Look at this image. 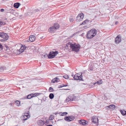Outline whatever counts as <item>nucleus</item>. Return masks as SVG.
I'll return each mask as SVG.
<instances>
[{
	"instance_id": "obj_1",
	"label": "nucleus",
	"mask_w": 126,
	"mask_h": 126,
	"mask_svg": "<svg viewBox=\"0 0 126 126\" xmlns=\"http://www.w3.org/2000/svg\"><path fill=\"white\" fill-rule=\"evenodd\" d=\"M70 47L72 49V50L75 52H77L79 50L80 47V45L76 43L73 44L70 42H69L66 45V48Z\"/></svg>"
},
{
	"instance_id": "obj_2",
	"label": "nucleus",
	"mask_w": 126,
	"mask_h": 126,
	"mask_svg": "<svg viewBox=\"0 0 126 126\" xmlns=\"http://www.w3.org/2000/svg\"><path fill=\"white\" fill-rule=\"evenodd\" d=\"M96 33L97 31L95 29H92L87 32V38L89 39L92 38L96 35Z\"/></svg>"
},
{
	"instance_id": "obj_3",
	"label": "nucleus",
	"mask_w": 126,
	"mask_h": 126,
	"mask_svg": "<svg viewBox=\"0 0 126 126\" xmlns=\"http://www.w3.org/2000/svg\"><path fill=\"white\" fill-rule=\"evenodd\" d=\"M59 27V25L58 24H55L53 26H52L49 29V31L50 32L52 33L56 31L57 29Z\"/></svg>"
},
{
	"instance_id": "obj_4",
	"label": "nucleus",
	"mask_w": 126,
	"mask_h": 126,
	"mask_svg": "<svg viewBox=\"0 0 126 126\" xmlns=\"http://www.w3.org/2000/svg\"><path fill=\"white\" fill-rule=\"evenodd\" d=\"M58 52L57 51L55 52H50L49 54L48 55V57L49 58L52 59L54 58L56 55L58 54Z\"/></svg>"
},
{
	"instance_id": "obj_5",
	"label": "nucleus",
	"mask_w": 126,
	"mask_h": 126,
	"mask_svg": "<svg viewBox=\"0 0 126 126\" xmlns=\"http://www.w3.org/2000/svg\"><path fill=\"white\" fill-rule=\"evenodd\" d=\"M74 78L75 80H83L82 74L81 75L78 73L75 74L74 77Z\"/></svg>"
},
{
	"instance_id": "obj_6",
	"label": "nucleus",
	"mask_w": 126,
	"mask_h": 126,
	"mask_svg": "<svg viewBox=\"0 0 126 126\" xmlns=\"http://www.w3.org/2000/svg\"><path fill=\"white\" fill-rule=\"evenodd\" d=\"M65 120L69 122L72 121L75 119V117L73 116H69L65 117Z\"/></svg>"
},
{
	"instance_id": "obj_7",
	"label": "nucleus",
	"mask_w": 126,
	"mask_h": 126,
	"mask_svg": "<svg viewBox=\"0 0 126 126\" xmlns=\"http://www.w3.org/2000/svg\"><path fill=\"white\" fill-rule=\"evenodd\" d=\"M84 17V16L83 13L80 14H79L76 18V19L78 20L79 21H80L82 20Z\"/></svg>"
},
{
	"instance_id": "obj_8",
	"label": "nucleus",
	"mask_w": 126,
	"mask_h": 126,
	"mask_svg": "<svg viewBox=\"0 0 126 126\" xmlns=\"http://www.w3.org/2000/svg\"><path fill=\"white\" fill-rule=\"evenodd\" d=\"M30 117V116L29 115L28 113H25L22 117V120L24 121L26 120L29 118Z\"/></svg>"
},
{
	"instance_id": "obj_9",
	"label": "nucleus",
	"mask_w": 126,
	"mask_h": 126,
	"mask_svg": "<svg viewBox=\"0 0 126 126\" xmlns=\"http://www.w3.org/2000/svg\"><path fill=\"white\" fill-rule=\"evenodd\" d=\"M92 121L94 123H98V120L97 117L96 116H93L92 119Z\"/></svg>"
},
{
	"instance_id": "obj_10",
	"label": "nucleus",
	"mask_w": 126,
	"mask_h": 126,
	"mask_svg": "<svg viewBox=\"0 0 126 126\" xmlns=\"http://www.w3.org/2000/svg\"><path fill=\"white\" fill-rule=\"evenodd\" d=\"M79 123L83 125H86L87 124L88 122L84 120H80L79 121Z\"/></svg>"
},
{
	"instance_id": "obj_11",
	"label": "nucleus",
	"mask_w": 126,
	"mask_h": 126,
	"mask_svg": "<svg viewBox=\"0 0 126 126\" xmlns=\"http://www.w3.org/2000/svg\"><path fill=\"white\" fill-rule=\"evenodd\" d=\"M121 42V38L118 36H117L115 38V43L116 44H119Z\"/></svg>"
},
{
	"instance_id": "obj_12",
	"label": "nucleus",
	"mask_w": 126,
	"mask_h": 126,
	"mask_svg": "<svg viewBox=\"0 0 126 126\" xmlns=\"http://www.w3.org/2000/svg\"><path fill=\"white\" fill-rule=\"evenodd\" d=\"M37 123L38 125L42 126L44 124L45 122H44L43 121L40 120L38 121Z\"/></svg>"
},
{
	"instance_id": "obj_13",
	"label": "nucleus",
	"mask_w": 126,
	"mask_h": 126,
	"mask_svg": "<svg viewBox=\"0 0 126 126\" xmlns=\"http://www.w3.org/2000/svg\"><path fill=\"white\" fill-rule=\"evenodd\" d=\"M35 37L34 36L31 35L29 39L31 42H32L35 40Z\"/></svg>"
},
{
	"instance_id": "obj_14",
	"label": "nucleus",
	"mask_w": 126,
	"mask_h": 126,
	"mask_svg": "<svg viewBox=\"0 0 126 126\" xmlns=\"http://www.w3.org/2000/svg\"><path fill=\"white\" fill-rule=\"evenodd\" d=\"M20 5L21 4L19 3L16 2L14 4V7L16 8H18Z\"/></svg>"
},
{
	"instance_id": "obj_15",
	"label": "nucleus",
	"mask_w": 126,
	"mask_h": 126,
	"mask_svg": "<svg viewBox=\"0 0 126 126\" xmlns=\"http://www.w3.org/2000/svg\"><path fill=\"white\" fill-rule=\"evenodd\" d=\"M3 38V40L4 41H5L7 40L8 38V36L6 33H5L2 38Z\"/></svg>"
},
{
	"instance_id": "obj_16",
	"label": "nucleus",
	"mask_w": 126,
	"mask_h": 126,
	"mask_svg": "<svg viewBox=\"0 0 126 126\" xmlns=\"http://www.w3.org/2000/svg\"><path fill=\"white\" fill-rule=\"evenodd\" d=\"M26 48L24 46H22L20 49L19 50V51L20 53L23 52L25 49Z\"/></svg>"
},
{
	"instance_id": "obj_17",
	"label": "nucleus",
	"mask_w": 126,
	"mask_h": 126,
	"mask_svg": "<svg viewBox=\"0 0 126 126\" xmlns=\"http://www.w3.org/2000/svg\"><path fill=\"white\" fill-rule=\"evenodd\" d=\"M59 79L57 77H56L54 78V79H53L52 81V82L53 83H54L56 82H57L59 81Z\"/></svg>"
},
{
	"instance_id": "obj_18",
	"label": "nucleus",
	"mask_w": 126,
	"mask_h": 126,
	"mask_svg": "<svg viewBox=\"0 0 126 126\" xmlns=\"http://www.w3.org/2000/svg\"><path fill=\"white\" fill-rule=\"evenodd\" d=\"M102 80H99L97 81V82H95L94 83V85H95L96 83L97 84H98L99 85L102 83Z\"/></svg>"
},
{
	"instance_id": "obj_19",
	"label": "nucleus",
	"mask_w": 126,
	"mask_h": 126,
	"mask_svg": "<svg viewBox=\"0 0 126 126\" xmlns=\"http://www.w3.org/2000/svg\"><path fill=\"white\" fill-rule=\"evenodd\" d=\"M16 105L17 106H19L20 105V102L18 101H16L15 102Z\"/></svg>"
},
{
	"instance_id": "obj_20",
	"label": "nucleus",
	"mask_w": 126,
	"mask_h": 126,
	"mask_svg": "<svg viewBox=\"0 0 126 126\" xmlns=\"http://www.w3.org/2000/svg\"><path fill=\"white\" fill-rule=\"evenodd\" d=\"M49 97L50 99H53L54 97V94L52 93L50 94L49 95Z\"/></svg>"
},
{
	"instance_id": "obj_21",
	"label": "nucleus",
	"mask_w": 126,
	"mask_h": 126,
	"mask_svg": "<svg viewBox=\"0 0 126 126\" xmlns=\"http://www.w3.org/2000/svg\"><path fill=\"white\" fill-rule=\"evenodd\" d=\"M110 107V109H114L115 107V106L114 105L111 104L109 105V107Z\"/></svg>"
},
{
	"instance_id": "obj_22",
	"label": "nucleus",
	"mask_w": 126,
	"mask_h": 126,
	"mask_svg": "<svg viewBox=\"0 0 126 126\" xmlns=\"http://www.w3.org/2000/svg\"><path fill=\"white\" fill-rule=\"evenodd\" d=\"M33 95L32 94L28 95L27 96V98L28 99L31 98H32L33 97L32 96V95Z\"/></svg>"
},
{
	"instance_id": "obj_23",
	"label": "nucleus",
	"mask_w": 126,
	"mask_h": 126,
	"mask_svg": "<svg viewBox=\"0 0 126 126\" xmlns=\"http://www.w3.org/2000/svg\"><path fill=\"white\" fill-rule=\"evenodd\" d=\"M70 21L71 22H72L74 20V19L72 17H70L69 18Z\"/></svg>"
},
{
	"instance_id": "obj_24",
	"label": "nucleus",
	"mask_w": 126,
	"mask_h": 126,
	"mask_svg": "<svg viewBox=\"0 0 126 126\" xmlns=\"http://www.w3.org/2000/svg\"><path fill=\"white\" fill-rule=\"evenodd\" d=\"M73 100V99H69V98L67 99L66 100H65V102H68L69 101H72Z\"/></svg>"
},
{
	"instance_id": "obj_25",
	"label": "nucleus",
	"mask_w": 126,
	"mask_h": 126,
	"mask_svg": "<svg viewBox=\"0 0 126 126\" xmlns=\"http://www.w3.org/2000/svg\"><path fill=\"white\" fill-rule=\"evenodd\" d=\"M54 118V116L53 115H51L50 117H49V119L50 120H52Z\"/></svg>"
},
{
	"instance_id": "obj_26",
	"label": "nucleus",
	"mask_w": 126,
	"mask_h": 126,
	"mask_svg": "<svg viewBox=\"0 0 126 126\" xmlns=\"http://www.w3.org/2000/svg\"><path fill=\"white\" fill-rule=\"evenodd\" d=\"M47 56H48V55H47V54H43L42 55V57L43 58H45L47 57Z\"/></svg>"
},
{
	"instance_id": "obj_27",
	"label": "nucleus",
	"mask_w": 126,
	"mask_h": 126,
	"mask_svg": "<svg viewBox=\"0 0 126 126\" xmlns=\"http://www.w3.org/2000/svg\"><path fill=\"white\" fill-rule=\"evenodd\" d=\"M32 94L33 95H32L33 96H32L33 97H35V96H38L39 95V94L38 93H35L34 94Z\"/></svg>"
},
{
	"instance_id": "obj_28",
	"label": "nucleus",
	"mask_w": 126,
	"mask_h": 126,
	"mask_svg": "<svg viewBox=\"0 0 126 126\" xmlns=\"http://www.w3.org/2000/svg\"><path fill=\"white\" fill-rule=\"evenodd\" d=\"M88 21V20L87 19H86L85 20V21H83L82 23L81 24V25H84L86 23V22H87Z\"/></svg>"
},
{
	"instance_id": "obj_29",
	"label": "nucleus",
	"mask_w": 126,
	"mask_h": 126,
	"mask_svg": "<svg viewBox=\"0 0 126 126\" xmlns=\"http://www.w3.org/2000/svg\"><path fill=\"white\" fill-rule=\"evenodd\" d=\"M5 69V67H1L0 68V71L1 72H2Z\"/></svg>"
},
{
	"instance_id": "obj_30",
	"label": "nucleus",
	"mask_w": 126,
	"mask_h": 126,
	"mask_svg": "<svg viewBox=\"0 0 126 126\" xmlns=\"http://www.w3.org/2000/svg\"><path fill=\"white\" fill-rule=\"evenodd\" d=\"M63 78L66 79H68V76L67 75L65 74L63 75Z\"/></svg>"
},
{
	"instance_id": "obj_31",
	"label": "nucleus",
	"mask_w": 126,
	"mask_h": 126,
	"mask_svg": "<svg viewBox=\"0 0 126 126\" xmlns=\"http://www.w3.org/2000/svg\"><path fill=\"white\" fill-rule=\"evenodd\" d=\"M3 32H0V37H2V38L3 37V36L5 34Z\"/></svg>"
},
{
	"instance_id": "obj_32",
	"label": "nucleus",
	"mask_w": 126,
	"mask_h": 126,
	"mask_svg": "<svg viewBox=\"0 0 126 126\" xmlns=\"http://www.w3.org/2000/svg\"><path fill=\"white\" fill-rule=\"evenodd\" d=\"M49 91L50 92H52L54 91L53 88L51 87H50L49 88Z\"/></svg>"
},
{
	"instance_id": "obj_33",
	"label": "nucleus",
	"mask_w": 126,
	"mask_h": 126,
	"mask_svg": "<svg viewBox=\"0 0 126 126\" xmlns=\"http://www.w3.org/2000/svg\"><path fill=\"white\" fill-rule=\"evenodd\" d=\"M5 23L3 22H0V26H1L2 25H5Z\"/></svg>"
},
{
	"instance_id": "obj_34",
	"label": "nucleus",
	"mask_w": 126,
	"mask_h": 126,
	"mask_svg": "<svg viewBox=\"0 0 126 126\" xmlns=\"http://www.w3.org/2000/svg\"><path fill=\"white\" fill-rule=\"evenodd\" d=\"M59 114L60 116H63V113L62 112L60 113H58V112L56 113L55 114Z\"/></svg>"
},
{
	"instance_id": "obj_35",
	"label": "nucleus",
	"mask_w": 126,
	"mask_h": 126,
	"mask_svg": "<svg viewBox=\"0 0 126 126\" xmlns=\"http://www.w3.org/2000/svg\"><path fill=\"white\" fill-rule=\"evenodd\" d=\"M3 49V47L2 45L0 44V51L1 50Z\"/></svg>"
},
{
	"instance_id": "obj_36",
	"label": "nucleus",
	"mask_w": 126,
	"mask_h": 126,
	"mask_svg": "<svg viewBox=\"0 0 126 126\" xmlns=\"http://www.w3.org/2000/svg\"><path fill=\"white\" fill-rule=\"evenodd\" d=\"M110 107H109V106H106L105 107V108L106 109H108V110H109L110 108Z\"/></svg>"
},
{
	"instance_id": "obj_37",
	"label": "nucleus",
	"mask_w": 126,
	"mask_h": 126,
	"mask_svg": "<svg viewBox=\"0 0 126 126\" xmlns=\"http://www.w3.org/2000/svg\"><path fill=\"white\" fill-rule=\"evenodd\" d=\"M4 11V10L3 9H0V11L1 12H3Z\"/></svg>"
},
{
	"instance_id": "obj_38",
	"label": "nucleus",
	"mask_w": 126,
	"mask_h": 126,
	"mask_svg": "<svg viewBox=\"0 0 126 126\" xmlns=\"http://www.w3.org/2000/svg\"><path fill=\"white\" fill-rule=\"evenodd\" d=\"M63 87V85H59V86L58 88H60L61 87Z\"/></svg>"
},
{
	"instance_id": "obj_39",
	"label": "nucleus",
	"mask_w": 126,
	"mask_h": 126,
	"mask_svg": "<svg viewBox=\"0 0 126 126\" xmlns=\"http://www.w3.org/2000/svg\"><path fill=\"white\" fill-rule=\"evenodd\" d=\"M124 112L123 111L122 112H121V113L122 114V115H125V114L126 113H125V112Z\"/></svg>"
},
{
	"instance_id": "obj_40",
	"label": "nucleus",
	"mask_w": 126,
	"mask_h": 126,
	"mask_svg": "<svg viewBox=\"0 0 126 126\" xmlns=\"http://www.w3.org/2000/svg\"><path fill=\"white\" fill-rule=\"evenodd\" d=\"M67 113L66 112H63V115H66L67 114Z\"/></svg>"
},
{
	"instance_id": "obj_41",
	"label": "nucleus",
	"mask_w": 126,
	"mask_h": 126,
	"mask_svg": "<svg viewBox=\"0 0 126 126\" xmlns=\"http://www.w3.org/2000/svg\"><path fill=\"white\" fill-rule=\"evenodd\" d=\"M9 105L11 106H13V105H12V103H9Z\"/></svg>"
},
{
	"instance_id": "obj_42",
	"label": "nucleus",
	"mask_w": 126,
	"mask_h": 126,
	"mask_svg": "<svg viewBox=\"0 0 126 126\" xmlns=\"http://www.w3.org/2000/svg\"><path fill=\"white\" fill-rule=\"evenodd\" d=\"M63 90H69V89H65V88H63Z\"/></svg>"
},
{
	"instance_id": "obj_43",
	"label": "nucleus",
	"mask_w": 126,
	"mask_h": 126,
	"mask_svg": "<svg viewBox=\"0 0 126 126\" xmlns=\"http://www.w3.org/2000/svg\"><path fill=\"white\" fill-rule=\"evenodd\" d=\"M118 23V21H116L115 22V24H117Z\"/></svg>"
},
{
	"instance_id": "obj_44",
	"label": "nucleus",
	"mask_w": 126,
	"mask_h": 126,
	"mask_svg": "<svg viewBox=\"0 0 126 126\" xmlns=\"http://www.w3.org/2000/svg\"><path fill=\"white\" fill-rule=\"evenodd\" d=\"M5 47L7 49L8 48V47L6 46H5Z\"/></svg>"
},
{
	"instance_id": "obj_45",
	"label": "nucleus",
	"mask_w": 126,
	"mask_h": 126,
	"mask_svg": "<svg viewBox=\"0 0 126 126\" xmlns=\"http://www.w3.org/2000/svg\"><path fill=\"white\" fill-rule=\"evenodd\" d=\"M46 123H47L48 122V121H47V120H46Z\"/></svg>"
},
{
	"instance_id": "obj_46",
	"label": "nucleus",
	"mask_w": 126,
	"mask_h": 126,
	"mask_svg": "<svg viewBox=\"0 0 126 126\" xmlns=\"http://www.w3.org/2000/svg\"><path fill=\"white\" fill-rule=\"evenodd\" d=\"M67 86V85H63V87H65V86Z\"/></svg>"
},
{
	"instance_id": "obj_47",
	"label": "nucleus",
	"mask_w": 126,
	"mask_h": 126,
	"mask_svg": "<svg viewBox=\"0 0 126 126\" xmlns=\"http://www.w3.org/2000/svg\"><path fill=\"white\" fill-rule=\"evenodd\" d=\"M71 76H72V77H73V75H72Z\"/></svg>"
}]
</instances>
